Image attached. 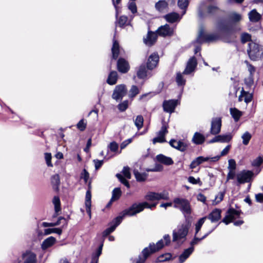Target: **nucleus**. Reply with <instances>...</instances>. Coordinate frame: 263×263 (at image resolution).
<instances>
[{
  "label": "nucleus",
  "instance_id": "nucleus-1",
  "mask_svg": "<svg viewBox=\"0 0 263 263\" xmlns=\"http://www.w3.org/2000/svg\"><path fill=\"white\" fill-rule=\"evenodd\" d=\"M174 207L179 209L185 216L191 213V208L190 202L184 198H176L173 200Z\"/></svg>",
  "mask_w": 263,
  "mask_h": 263
},
{
  "label": "nucleus",
  "instance_id": "nucleus-2",
  "mask_svg": "<svg viewBox=\"0 0 263 263\" xmlns=\"http://www.w3.org/2000/svg\"><path fill=\"white\" fill-rule=\"evenodd\" d=\"M189 226L186 224H182L179 226L177 229L173 232V241L179 242L185 239L189 231Z\"/></svg>",
  "mask_w": 263,
  "mask_h": 263
},
{
  "label": "nucleus",
  "instance_id": "nucleus-3",
  "mask_svg": "<svg viewBox=\"0 0 263 263\" xmlns=\"http://www.w3.org/2000/svg\"><path fill=\"white\" fill-rule=\"evenodd\" d=\"M147 204V202H143L139 203L133 204L129 209L123 211V218L125 216H134L137 213L142 211L145 208V205Z\"/></svg>",
  "mask_w": 263,
  "mask_h": 263
},
{
  "label": "nucleus",
  "instance_id": "nucleus-4",
  "mask_svg": "<svg viewBox=\"0 0 263 263\" xmlns=\"http://www.w3.org/2000/svg\"><path fill=\"white\" fill-rule=\"evenodd\" d=\"M254 173L248 170H243L236 175V179L238 184H243L252 181Z\"/></svg>",
  "mask_w": 263,
  "mask_h": 263
},
{
  "label": "nucleus",
  "instance_id": "nucleus-5",
  "mask_svg": "<svg viewBox=\"0 0 263 263\" xmlns=\"http://www.w3.org/2000/svg\"><path fill=\"white\" fill-rule=\"evenodd\" d=\"M168 125L167 123L165 122H163L162 127L157 133V137L154 138L153 140L154 144H155L157 142L163 143L166 142L165 136L168 133Z\"/></svg>",
  "mask_w": 263,
  "mask_h": 263
},
{
  "label": "nucleus",
  "instance_id": "nucleus-6",
  "mask_svg": "<svg viewBox=\"0 0 263 263\" xmlns=\"http://www.w3.org/2000/svg\"><path fill=\"white\" fill-rule=\"evenodd\" d=\"M127 93V89L124 85H117L113 92L112 98L116 101L121 100Z\"/></svg>",
  "mask_w": 263,
  "mask_h": 263
},
{
  "label": "nucleus",
  "instance_id": "nucleus-7",
  "mask_svg": "<svg viewBox=\"0 0 263 263\" xmlns=\"http://www.w3.org/2000/svg\"><path fill=\"white\" fill-rule=\"evenodd\" d=\"M221 119L219 117L212 118L210 132L212 135H217L221 130Z\"/></svg>",
  "mask_w": 263,
  "mask_h": 263
},
{
  "label": "nucleus",
  "instance_id": "nucleus-8",
  "mask_svg": "<svg viewBox=\"0 0 263 263\" xmlns=\"http://www.w3.org/2000/svg\"><path fill=\"white\" fill-rule=\"evenodd\" d=\"M239 215L240 213L239 211L233 209H230L228 211L227 215L223 219L222 222L228 224L235 219L238 218Z\"/></svg>",
  "mask_w": 263,
  "mask_h": 263
},
{
  "label": "nucleus",
  "instance_id": "nucleus-9",
  "mask_svg": "<svg viewBox=\"0 0 263 263\" xmlns=\"http://www.w3.org/2000/svg\"><path fill=\"white\" fill-rule=\"evenodd\" d=\"M174 28H171L167 24L160 26L157 30V33L162 36H171L173 34Z\"/></svg>",
  "mask_w": 263,
  "mask_h": 263
},
{
  "label": "nucleus",
  "instance_id": "nucleus-10",
  "mask_svg": "<svg viewBox=\"0 0 263 263\" xmlns=\"http://www.w3.org/2000/svg\"><path fill=\"white\" fill-rule=\"evenodd\" d=\"M178 104L177 100H165L163 103V109L165 112L172 113Z\"/></svg>",
  "mask_w": 263,
  "mask_h": 263
},
{
  "label": "nucleus",
  "instance_id": "nucleus-11",
  "mask_svg": "<svg viewBox=\"0 0 263 263\" xmlns=\"http://www.w3.org/2000/svg\"><path fill=\"white\" fill-rule=\"evenodd\" d=\"M123 218V216H118L115 218L111 223V226L109 228L106 229L103 232V236L104 237L107 236L110 233L112 232L115 230L116 227L121 222Z\"/></svg>",
  "mask_w": 263,
  "mask_h": 263
},
{
  "label": "nucleus",
  "instance_id": "nucleus-12",
  "mask_svg": "<svg viewBox=\"0 0 263 263\" xmlns=\"http://www.w3.org/2000/svg\"><path fill=\"white\" fill-rule=\"evenodd\" d=\"M159 56L156 53H152L148 58L147 62V68L148 69L152 70L155 68L159 62Z\"/></svg>",
  "mask_w": 263,
  "mask_h": 263
},
{
  "label": "nucleus",
  "instance_id": "nucleus-13",
  "mask_svg": "<svg viewBox=\"0 0 263 263\" xmlns=\"http://www.w3.org/2000/svg\"><path fill=\"white\" fill-rule=\"evenodd\" d=\"M197 63L196 59L194 57H192L189 60L186 67L183 72V74H189L194 71L195 70Z\"/></svg>",
  "mask_w": 263,
  "mask_h": 263
},
{
  "label": "nucleus",
  "instance_id": "nucleus-14",
  "mask_svg": "<svg viewBox=\"0 0 263 263\" xmlns=\"http://www.w3.org/2000/svg\"><path fill=\"white\" fill-rule=\"evenodd\" d=\"M23 263H36V255L30 251H27L23 255Z\"/></svg>",
  "mask_w": 263,
  "mask_h": 263
},
{
  "label": "nucleus",
  "instance_id": "nucleus-15",
  "mask_svg": "<svg viewBox=\"0 0 263 263\" xmlns=\"http://www.w3.org/2000/svg\"><path fill=\"white\" fill-rule=\"evenodd\" d=\"M253 99V93L252 92H249L245 91L243 88L242 89L240 92V95L238 97V101L239 102L244 100V101L246 103V104L250 102Z\"/></svg>",
  "mask_w": 263,
  "mask_h": 263
},
{
  "label": "nucleus",
  "instance_id": "nucleus-16",
  "mask_svg": "<svg viewBox=\"0 0 263 263\" xmlns=\"http://www.w3.org/2000/svg\"><path fill=\"white\" fill-rule=\"evenodd\" d=\"M169 143L171 146L181 152L185 151L187 147V145L185 143L174 139L171 140Z\"/></svg>",
  "mask_w": 263,
  "mask_h": 263
},
{
  "label": "nucleus",
  "instance_id": "nucleus-17",
  "mask_svg": "<svg viewBox=\"0 0 263 263\" xmlns=\"http://www.w3.org/2000/svg\"><path fill=\"white\" fill-rule=\"evenodd\" d=\"M91 191H90V189L89 188V190L86 192V193L85 204L86 212L88 214L90 219L91 218Z\"/></svg>",
  "mask_w": 263,
  "mask_h": 263
},
{
  "label": "nucleus",
  "instance_id": "nucleus-18",
  "mask_svg": "<svg viewBox=\"0 0 263 263\" xmlns=\"http://www.w3.org/2000/svg\"><path fill=\"white\" fill-rule=\"evenodd\" d=\"M157 34L153 32H148L145 38H144L143 41L145 45L148 46L153 45L157 40Z\"/></svg>",
  "mask_w": 263,
  "mask_h": 263
},
{
  "label": "nucleus",
  "instance_id": "nucleus-19",
  "mask_svg": "<svg viewBox=\"0 0 263 263\" xmlns=\"http://www.w3.org/2000/svg\"><path fill=\"white\" fill-rule=\"evenodd\" d=\"M221 211L218 209L214 210L207 217L212 222H215L218 221L221 218Z\"/></svg>",
  "mask_w": 263,
  "mask_h": 263
},
{
  "label": "nucleus",
  "instance_id": "nucleus-20",
  "mask_svg": "<svg viewBox=\"0 0 263 263\" xmlns=\"http://www.w3.org/2000/svg\"><path fill=\"white\" fill-rule=\"evenodd\" d=\"M118 69L122 73L127 72L129 69L128 63L123 59H119L117 64Z\"/></svg>",
  "mask_w": 263,
  "mask_h": 263
},
{
  "label": "nucleus",
  "instance_id": "nucleus-21",
  "mask_svg": "<svg viewBox=\"0 0 263 263\" xmlns=\"http://www.w3.org/2000/svg\"><path fill=\"white\" fill-rule=\"evenodd\" d=\"M210 159H211V158L208 157H203L202 156L198 157L191 162L190 164V168L192 169L194 168L196 166L202 163V162L204 161H207Z\"/></svg>",
  "mask_w": 263,
  "mask_h": 263
},
{
  "label": "nucleus",
  "instance_id": "nucleus-22",
  "mask_svg": "<svg viewBox=\"0 0 263 263\" xmlns=\"http://www.w3.org/2000/svg\"><path fill=\"white\" fill-rule=\"evenodd\" d=\"M156 159L159 162H161L167 165H171L174 163L171 158L166 157L162 154L157 155L156 156Z\"/></svg>",
  "mask_w": 263,
  "mask_h": 263
},
{
  "label": "nucleus",
  "instance_id": "nucleus-23",
  "mask_svg": "<svg viewBox=\"0 0 263 263\" xmlns=\"http://www.w3.org/2000/svg\"><path fill=\"white\" fill-rule=\"evenodd\" d=\"M165 19L169 23H174L180 20L179 15L176 12L168 13L164 16Z\"/></svg>",
  "mask_w": 263,
  "mask_h": 263
},
{
  "label": "nucleus",
  "instance_id": "nucleus-24",
  "mask_svg": "<svg viewBox=\"0 0 263 263\" xmlns=\"http://www.w3.org/2000/svg\"><path fill=\"white\" fill-rule=\"evenodd\" d=\"M194 251V247H191L185 249L184 252L179 256L180 263H183L192 253Z\"/></svg>",
  "mask_w": 263,
  "mask_h": 263
},
{
  "label": "nucleus",
  "instance_id": "nucleus-25",
  "mask_svg": "<svg viewBox=\"0 0 263 263\" xmlns=\"http://www.w3.org/2000/svg\"><path fill=\"white\" fill-rule=\"evenodd\" d=\"M204 141V136L202 134L198 132H196L192 138L193 142L196 144H201L203 143Z\"/></svg>",
  "mask_w": 263,
  "mask_h": 263
},
{
  "label": "nucleus",
  "instance_id": "nucleus-26",
  "mask_svg": "<svg viewBox=\"0 0 263 263\" xmlns=\"http://www.w3.org/2000/svg\"><path fill=\"white\" fill-rule=\"evenodd\" d=\"M56 239L54 237L50 236L44 240L42 244V248L46 250L49 247H51L55 242Z\"/></svg>",
  "mask_w": 263,
  "mask_h": 263
},
{
  "label": "nucleus",
  "instance_id": "nucleus-27",
  "mask_svg": "<svg viewBox=\"0 0 263 263\" xmlns=\"http://www.w3.org/2000/svg\"><path fill=\"white\" fill-rule=\"evenodd\" d=\"M248 15L251 22H257L261 18V15L258 13L255 9L251 10Z\"/></svg>",
  "mask_w": 263,
  "mask_h": 263
},
{
  "label": "nucleus",
  "instance_id": "nucleus-28",
  "mask_svg": "<svg viewBox=\"0 0 263 263\" xmlns=\"http://www.w3.org/2000/svg\"><path fill=\"white\" fill-rule=\"evenodd\" d=\"M168 7V3L163 0L159 1L155 4V8L159 12H163Z\"/></svg>",
  "mask_w": 263,
  "mask_h": 263
},
{
  "label": "nucleus",
  "instance_id": "nucleus-29",
  "mask_svg": "<svg viewBox=\"0 0 263 263\" xmlns=\"http://www.w3.org/2000/svg\"><path fill=\"white\" fill-rule=\"evenodd\" d=\"M134 174L137 181L139 182L144 181L147 177V174L146 173H140L136 170H134Z\"/></svg>",
  "mask_w": 263,
  "mask_h": 263
},
{
  "label": "nucleus",
  "instance_id": "nucleus-30",
  "mask_svg": "<svg viewBox=\"0 0 263 263\" xmlns=\"http://www.w3.org/2000/svg\"><path fill=\"white\" fill-rule=\"evenodd\" d=\"M118 79V74L116 71H111L109 73L107 82L110 85L115 84Z\"/></svg>",
  "mask_w": 263,
  "mask_h": 263
},
{
  "label": "nucleus",
  "instance_id": "nucleus-31",
  "mask_svg": "<svg viewBox=\"0 0 263 263\" xmlns=\"http://www.w3.org/2000/svg\"><path fill=\"white\" fill-rule=\"evenodd\" d=\"M230 114L235 121H238L242 116V113L236 108H230Z\"/></svg>",
  "mask_w": 263,
  "mask_h": 263
},
{
  "label": "nucleus",
  "instance_id": "nucleus-32",
  "mask_svg": "<svg viewBox=\"0 0 263 263\" xmlns=\"http://www.w3.org/2000/svg\"><path fill=\"white\" fill-rule=\"evenodd\" d=\"M111 50L113 58L116 59L118 58L119 53V45L116 41H114Z\"/></svg>",
  "mask_w": 263,
  "mask_h": 263
},
{
  "label": "nucleus",
  "instance_id": "nucleus-33",
  "mask_svg": "<svg viewBox=\"0 0 263 263\" xmlns=\"http://www.w3.org/2000/svg\"><path fill=\"white\" fill-rule=\"evenodd\" d=\"M121 195V191L120 188H115L112 193V197L110 202L117 200Z\"/></svg>",
  "mask_w": 263,
  "mask_h": 263
},
{
  "label": "nucleus",
  "instance_id": "nucleus-34",
  "mask_svg": "<svg viewBox=\"0 0 263 263\" xmlns=\"http://www.w3.org/2000/svg\"><path fill=\"white\" fill-rule=\"evenodd\" d=\"M241 138L242 140V144L247 145L252 138V135L247 131L241 135Z\"/></svg>",
  "mask_w": 263,
  "mask_h": 263
},
{
  "label": "nucleus",
  "instance_id": "nucleus-35",
  "mask_svg": "<svg viewBox=\"0 0 263 263\" xmlns=\"http://www.w3.org/2000/svg\"><path fill=\"white\" fill-rule=\"evenodd\" d=\"M218 136L219 142L221 143L228 142L231 141L232 138V135L230 133L224 135H219Z\"/></svg>",
  "mask_w": 263,
  "mask_h": 263
},
{
  "label": "nucleus",
  "instance_id": "nucleus-36",
  "mask_svg": "<svg viewBox=\"0 0 263 263\" xmlns=\"http://www.w3.org/2000/svg\"><path fill=\"white\" fill-rule=\"evenodd\" d=\"M231 146L228 145L221 152L220 156H217L211 158V160L212 161H218L221 156H224L227 155L230 149Z\"/></svg>",
  "mask_w": 263,
  "mask_h": 263
},
{
  "label": "nucleus",
  "instance_id": "nucleus-37",
  "mask_svg": "<svg viewBox=\"0 0 263 263\" xmlns=\"http://www.w3.org/2000/svg\"><path fill=\"white\" fill-rule=\"evenodd\" d=\"M51 183L55 190L58 189V186L60 183V176L58 174H55L52 176Z\"/></svg>",
  "mask_w": 263,
  "mask_h": 263
},
{
  "label": "nucleus",
  "instance_id": "nucleus-38",
  "mask_svg": "<svg viewBox=\"0 0 263 263\" xmlns=\"http://www.w3.org/2000/svg\"><path fill=\"white\" fill-rule=\"evenodd\" d=\"M137 76L140 79H143L147 76V71L144 65H141L137 71Z\"/></svg>",
  "mask_w": 263,
  "mask_h": 263
},
{
  "label": "nucleus",
  "instance_id": "nucleus-39",
  "mask_svg": "<svg viewBox=\"0 0 263 263\" xmlns=\"http://www.w3.org/2000/svg\"><path fill=\"white\" fill-rule=\"evenodd\" d=\"M135 125L137 127L138 129H141L143 125V118L142 116L139 115L137 116L135 121Z\"/></svg>",
  "mask_w": 263,
  "mask_h": 263
},
{
  "label": "nucleus",
  "instance_id": "nucleus-40",
  "mask_svg": "<svg viewBox=\"0 0 263 263\" xmlns=\"http://www.w3.org/2000/svg\"><path fill=\"white\" fill-rule=\"evenodd\" d=\"M145 199L148 201L158 200L157 193L149 192L145 196Z\"/></svg>",
  "mask_w": 263,
  "mask_h": 263
},
{
  "label": "nucleus",
  "instance_id": "nucleus-41",
  "mask_svg": "<svg viewBox=\"0 0 263 263\" xmlns=\"http://www.w3.org/2000/svg\"><path fill=\"white\" fill-rule=\"evenodd\" d=\"M127 20L128 18L126 16L122 15L121 16L117 22V24H118L120 27H122L126 25H127Z\"/></svg>",
  "mask_w": 263,
  "mask_h": 263
},
{
  "label": "nucleus",
  "instance_id": "nucleus-42",
  "mask_svg": "<svg viewBox=\"0 0 263 263\" xmlns=\"http://www.w3.org/2000/svg\"><path fill=\"white\" fill-rule=\"evenodd\" d=\"M176 80L178 85L179 86L184 85L185 84V80L183 78L182 74L180 72H178L177 73Z\"/></svg>",
  "mask_w": 263,
  "mask_h": 263
},
{
  "label": "nucleus",
  "instance_id": "nucleus-43",
  "mask_svg": "<svg viewBox=\"0 0 263 263\" xmlns=\"http://www.w3.org/2000/svg\"><path fill=\"white\" fill-rule=\"evenodd\" d=\"M207 218V217L205 216L201 218H200L198 222L196 223L195 225V231L196 234H197L201 229V228L204 222H205V219Z\"/></svg>",
  "mask_w": 263,
  "mask_h": 263
},
{
  "label": "nucleus",
  "instance_id": "nucleus-44",
  "mask_svg": "<svg viewBox=\"0 0 263 263\" xmlns=\"http://www.w3.org/2000/svg\"><path fill=\"white\" fill-rule=\"evenodd\" d=\"M53 233H57L59 235H61L62 233V230L60 228H52L47 229H45L44 231V233L45 235H49Z\"/></svg>",
  "mask_w": 263,
  "mask_h": 263
},
{
  "label": "nucleus",
  "instance_id": "nucleus-45",
  "mask_svg": "<svg viewBox=\"0 0 263 263\" xmlns=\"http://www.w3.org/2000/svg\"><path fill=\"white\" fill-rule=\"evenodd\" d=\"M140 92V90L137 86L133 85L129 92V97L133 98Z\"/></svg>",
  "mask_w": 263,
  "mask_h": 263
},
{
  "label": "nucleus",
  "instance_id": "nucleus-46",
  "mask_svg": "<svg viewBox=\"0 0 263 263\" xmlns=\"http://www.w3.org/2000/svg\"><path fill=\"white\" fill-rule=\"evenodd\" d=\"M230 18L231 21L234 22H237L240 21L241 18L242 16L241 14L237 13L236 12H232L230 15Z\"/></svg>",
  "mask_w": 263,
  "mask_h": 263
},
{
  "label": "nucleus",
  "instance_id": "nucleus-47",
  "mask_svg": "<svg viewBox=\"0 0 263 263\" xmlns=\"http://www.w3.org/2000/svg\"><path fill=\"white\" fill-rule=\"evenodd\" d=\"M158 200L163 199L168 200L169 199L168 193L164 191L160 193H157Z\"/></svg>",
  "mask_w": 263,
  "mask_h": 263
},
{
  "label": "nucleus",
  "instance_id": "nucleus-48",
  "mask_svg": "<svg viewBox=\"0 0 263 263\" xmlns=\"http://www.w3.org/2000/svg\"><path fill=\"white\" fill-rule=\"evenodd\" d=\"M53 203L54 205V209L56 213L60 210V201L58 197L55 196L53 199Z\"/></svg>",
  "mask_w": 263,
  "mask_h": 263
},
{
  "label": "nucleus",
  "instance_id": "nucleus-49",
  "mask_svg": "<svg viewBox=\"0 0 263 263\" xmlns=\"http://www.w3.org/2000/svg\"><path fill=\"white\" fill-rule=\"evenodd\" d=\"M172 255L170 253H166L163 255H160L157 259V262H163L166 260H168L171 259Z\"/></svg>",
  "mask_w": 263,
  "mask_h": 263
},
{
  "label": "nucleus",
  "instance_id": "nucleus-50",
  "mask_svg": "<svg viewBox=\"0 0 263 263\" xmlns=\"http://www.w3.org/2000/svg\"><path fill=\"white\" fill-rule=\"evenodd\" d=\"M224 193L219 192L215 197V199L213 201V204L216 205L221 201L223 198Z\"/></svg>",
  "mask_w": 263,
  "mask_h": 263
},
{
  "label": "nucleus",
  "instance_id": "nucleus-51",
  "mask_svg": "<svg viewBox=\"0 0 263 263\" xmlns=\"http://www.w3.org/2000/svg\"><path fill=\"white\" fill-rule=\"evenodd\" d=\"M189 5L188 0H178V6L181 9H184L187 8Z\"/></svg>",
  "mask_w": 263,
  "mask_h": 263
},
{
  "label": "nucleus",
  "instance_id": "nucleus-52",
  "mask_svg": "<svg viewBox=\"0 0 263 263\" xmlns=\"http://www.w3.org/2000/svg\"><path fill=\"white\" fill-rule=\"evenodd\" d=\"M51 153H46L45 154V159L48 166L52 167L53 166L51 163Z\"/></svg>",
  "mask_w": 263,
  "mask_h": 263
},
{
  "label": "nucleus",
  "instance_id": "nucleus-53",
  "mask_svg": "<svg viewBox=\"0 0 263 263\" xmlns=\"http://www.w3.org/2000/svg\"><path fill=\"white\" fill-rule=\"evenodd\" d=\"M116 177L119 179L121 182L125 185L126 187L128 188L130 187V185L128 181H127L121 174H116Z\"/></svg>",
  "mask_w": 263,
  "mask_h": 263
},
{
  "label": "nucleus",
  "instance_id": "nucleus-54",
  "mask_svg": "<svg viewBox=\"0 0 263 263\" xmlns=\"http://www.w3.org/2000/svg\"><path fill=\"white\" fill-rule=\"evenodd\" d=\"M116 177L119 179L121 182L125 185L126 187L128 188L130 187V185L128 181H127L121 174H116Z\"/></svg>",
  "mask_w": 263,
  "mask_h": 263
},
{
  "label": "nucleus",
  "instance_id": "nucleus-55",
  "mask_svg": "<svg viewBox=\"0 0 263 263\" xmlns=\"http://www.w3.org/2000/svg\"><path fill=\"white\" fill-rule=\"evenodd\" d=\"M128 101H124L121 103L119 104L118 105V109L121 111H125L128 107Z\"/></svg>",
  "mask_w": 263,
  "mask_h": 263
},
{
  "label": "nucleus",
  "instance_id": "nucleus-56",
  "mask_svg": "<svg viewBox=\"0 0 263 263\" xmlns=\"http://www.w3.org/2000/svg\"><path fill=\"white\" fill-rule=\"evenodd\" d=\"M77 126L81 131H83L86 128V123L84 122V119H82L78 123Z\"/></svg>",
  "mask_w": 263,
  "mask_h": 263
},
{
  "label": "nucleus",
  "instance_id": "nucleus-57",
  "mask_svg": "<svg viewBox=\"0 0 263 263\" xmlns=\"http://www.w3.org/2000/svg\"><path fill=\"white\" fill-rule=\"evenodd\" d=\"M122 173L125 177L127 178V179H130L131 174L130 173V169L128 167H124L122 170Z\"/></svg>",
  "mask_w": 263,
  "mask_h": 263
},
{
  "label": "nucleus",
  "instance_id": "nucleus-58",
  "mask_svg": "<svg viewBox=\"0 0 263 263\" xmlns=\"http://www.w3.org/2000/svg\"><path fill=\"white\" fill-rule=\"evenodd\" d=\"M251 40V35L247 33H242L241 35V41L242 43H245Z\"/></svg>",
  "mask_w": 263,
  "mask_h": 263
},
{
  "label": "nucleus",
  "instance_id": "nucleus-59",
  "mask_svg": "<svg viewBox=\"0 0 263 263\" xmlns=\"http://www.w3.org/2000/svg\"><path fill=\"white\" fill-rule=\"evenodd\" d=\"M128 8L133 13L137 12V7L134 2H130L128 4Z\"/></svg>",
  "mask_w": 263,
  "mask_h": 263
},
{
  "label": "nucleus",
  "instance_id": "nucleus-60",
  "mask_svg": "<svg viewBox=\"0 0 263 263\" xmlns=\"http://www.w3.org/2000/svg\"><path fill=\"white\" fill-rule=\"evenodd\" d=\"M229 170H235L236 169V162L234 159H230L228 161Z\"/></svg>",
  "mask_w": 263,
  "mask_h": 263
},
{
  "label": "nucleus",
  "instance_id": "nucleus-61",
  "mask_svg": "<svg viewBox=\"0 0 263 263\" xmlns=\"http://www.w3.org/2000/svg\"><path fill=\"white\" fill-rule=\"evenodd\" d=\"M245 63L247 65L248 70L250 73V74L252 75L255 71V68L253 65L250 64L247 61H245Z\"/></svg>",
  "mask_w": 263,
  "mask_h": 263
},
{
  "label": "nucleus",
  "instance_id": "nucleus-62",
  "mask_svg": "<svg viewBox=\"0 0 263 263\" xmlns=\"http://www.w3.org/2000/svg\"><path fill=\"white\" fill-rule=\"evenodd\" d=\"M218 8L217 6L214 5L210 6L208 8V13L210 14H213L216 13Z\"/></svg>",
  "mask_w": 263,
  "mask_h": 263
},
{
  "label": "nucleus",
  "instance_id": "nucleus-63",
  "mask_svg": "<svg viewBox=\"0 0 263 263\" xmlns=\"http://www.w3.org/2000/svg\"><path fill=\"white\" fill-rule=\"evenodd\" d=\"M218 36L216 34H211L206 36V40L208 42H212L218 39Z\"/></svg>",
  "mask_w": 263,
  "mask_h": 263
},
{
  "label": "nucleus",
  "instance_id": "nucleus-64",
  "mask_svg": "<svg viewBox=\"0 0 263 263\" xmlns=\"http://www.w3.org/2000/svg\"><path fill=\"white\" fill-rule=\"evenodd\" d=\"M118 144L116 142H112L109 145V147L111 152H116L118 149Z\"/></svg>",
  "mask_w": 263,
  "mask_h": 263
}]
</instances>
